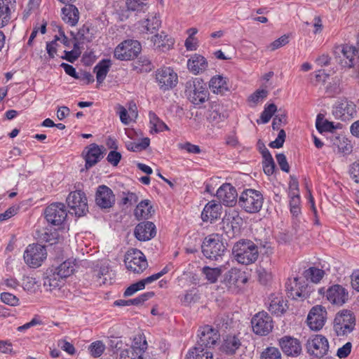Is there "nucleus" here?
Masks as SVG:
<instances>
[{"mask_svg":"<svg viewBox=\"0 0 359 359\" xmlns=\"http://www.w3.org/2000/svg\"><path fill=\"white\" fill-rule=\"evenodd\" d=\"M288 42V36L286 35H283L278 38V39L273 41L271 43H270L268 48H270L271 51H273L280 47L284 46L285 45L287 44Z\"/></svg>","mask_w":359,"mask_h":359,"instance_id":"obj_60","label":"nucleus"},{"mask_svg":"<svg viewBox=\"0 0 359 359\" xmlns=\"http://www.w3.org/2000/svg\"><path fill=\"white\" fill-rule=\"evenodd\" d=\"M326 297L332 304L341 306L347 301L348 293L341 285H334L327 290Z\"/></svg>","mask_w":359,"mask_h":359,"instance_id":"obj_25","label":"nucleus"},{"mask_svg":"<svg viewBox=\"0 0 359 359\" xmlns=\"http://www.w3.org/2000/svg\"><path fill=\"white\" fill-rule=\"evenodd\" d=\"M154 210L148 200L141 201L135 209V215L137 219H143L149 218Z\"/></svg>","mask_w":359,"mask_h":359,"instance_id":"obj_35","label":"nucleus"},{"mask_svg":"<svg viewBox=\"0 0 359 359\" xmlns=\"http://www.w3.org/2000/svg\"><path fill=\"white\" fill-rule=\"evenodd\" d=\"M261 359H281V353L278 348L269 347L262 352Z\"/></svg>","mask_w":359,"mask_h":359,"instance_id":"obj_53","label":"nucleus"},{"mask_svg":"<svg viewBox=\"0 0 359 359\" xmlns=\"http://www.w3.org/2000/svg\"><path fill=\"white\" fill-rule=\"evenodd\" d=\"M332 114L338 119L347 121L356 114V106L352 101L341 99L333 106Z\"/></svg>","mask_w":359,"mask_h":359,"instance_id":"obj_15","label":"nucleus"},{"mask_svg":"<svg viewBox=\"0 0 359 359\" xmlns=\"http://www.w3.org/2000/svg\"><path fill=\"white\" fill-rule=\"evenodd\" d=\"M71 34L74 36V48H79L81 44L85 42H90L93 39V36L90 33V29L86 25L81 27L75 35L73 32H71Z\"/></svg>","mask_w":359,"mask_h":359,"instance_id":"obj_36","label":"nucleus"},{"mask_svg":"<svg viewBox=\"0 0 359 359\" xmlns=\"http://www.w3.org/2000/svg\"><path fill=\"white\" fill-rule=\"evenodd\" d=\"M208 67L207 60L199 54H194L187 61L188 69L195 75L205 72Z\"/></svg>","mask_w":359,"mask_h":359,"instance_id":"obj_30","label":"nucleus"},{"mask_svg":"<svg viewBox=\"0 0 359 359\" xmlns=\"http://www.w3.org/2000/svg\"><path fill=\"white\" fill-rule=\"evenodd\" d=\"M224 224H226L227 228H231L232 230V236L235 231L239 230L241 226L243 224V219L239 216L238 213L233 212L229 214L224 219Z\"/></svg>","mask_w":359,"mask_h":359,"instance_id":"obj_39","label":"nucleus"},{"mask_svg":"<svg viewBox=\"0 0 359 359\" xmlns=\"http://www.w3.org/2000/svg\"><path fill=\"white\" fill-rule=\"evenodd\" d=\"M124 262L126 268L135 273H141L148 267L146 257L140 250L135 248L127 251Z\"/></svg>","mask_w":359,"mask_h":359,"instance_id":"obj_8","label":"nucleus"},{"mask_svg":"<svg viewBox=\"0 0 359 359\" xmlns=\"http://www.w3.org/2000/svg\"><path fill=\"white\" fill-rule=\"evenodd\" d=\"M297 278H294L293 283L294 284V287L292 285V283L286 284V290L287 292V296L289 298L295 300H304L309 297V292L306 291V287L302 286L299 287L297 285Z\"/></svg>","mask_w":359,"mask_h":359,"instance_id":"obj_32","label":"nucleus"},{"mask_svg":"<svg viewBox=\"0 0 359 359\" xmlns=\"http://www.w3.org/2000/svg\"><path fill=\"white\" fill-rule=\"evenodd\" d=\"M327 318V311L324 306L316 305L309 311L306 322L308 326L315 331H318L324 326Z\"/></svg>","mask_w":359,"mask_h":359,"instance_id":"obj_17","label":"nucleus"},{"mask_svg":"<svg viewBox=\"0 0 359 359\" xmlns=\"http://www.w3.org/2000/svg\"><path fill=\"white\" fill-rule=\"evenodd\" d=\"M276 110L277 107L274 104H269L266 106L264 111L261 114L260 120L257 121V123H268Z\"/></svg>","mask_w":359,"mask_h":359,"instance_id":"obj_49","label":"nucleus"},{"mask_svg":"<svg viewBox=\"0 0 359 359\" xmlns=\"http://www.w3.org/2000/svg\"><path fill=\"white\" fill-rule=\"evenodd\" d=\"M149 123L151 125V133H159L163 130H168L167 125L161 121L153 111L149 113Z\"/></svg>","mask_w":359,"mask_h":359,"instance_id":"obj_44","label":"nucleus"},{"mask_svg":"<svg viewBox=\"0 0 359 359\" xmlns=\"http://www.w3.org/2000/svg\"><path fill=\"white\" fill-rule=\"evenodd\" d=\"M184 93L189 102L194 105L203 104L208 100L210 95L205 83L200 78L187 81L185 83Z\"/></svg>","mask_w":359,"mask_h":359,"instance_id":"obj_1","label":"nucleus"},{"mask_svg":"<svg viewBox=\"0 0 359 359\" xmlns=\"http://www.w3.org/2000/svg\"><path fill=\"white\" fill-rule=\"evenodd\" d=\"M113 191L106 185H100L95 193V203L102 209L110 208L115 203Z\"/></svg>","mask_w":359,"mask_h":359,"instance_id":"obj_19","label":"nucleus"},{"mask_svg":"<svg viewBox=\"0 0 359 359\" xmlns=\"http://www.w3.org/2000/svg\"><path fill=\"white\" fill-rule=\"evenodd\" d=\"M246 281L247 278L239 271L231 269L225 273L222 283L229 291L235 292L238 290L240 283H245Z\"/></svg>","mask_w":359,"mask_h":359,"instance_id":"obj_23","label":"nucleus"},{"mask_svg":"<svg viewBox=\"0 0 359 359\" xmlns=\"http://www.w3.org/2000/svg\"><path fill=\"white\" fill-rule=\"evenodd\" d=\"M62 20L71 26H74L77 24L79 19V12L78 8L72 4L66 5L62 8Z\"/></svg>","mask_w":359,"mask_h":359,"instance_id":"obj_33","label":"nucleus"},{"mask_svg":"<svg viewBox=\"0 0 359 359\" xmlns=\"http://www.w3.org/2000/svg\"><path fill=\"white\" fill-rule=\"evenodd\" d=\"M81 55V51L79 48H74L70 51H65V56L62 57L63 59L67 60L70 62H74L76 60L79 58Z\"/></svg>","mask_w":359,"mask_h":359,"instance_id":"obj_62","label":"nucleus"},{"mask_svg":"<svg viewBox=\"0 0 359 359\" xmlns=\"http://www.w3.org/2000/svg\"><path fill=\"white\" fill-rule=\"evenodd\" d=\"M276 157L280 169L285 172H289L290 166L285 155L283 154H278Z\"/></svg>","mask_w":359,"mask_h":359,"instance_id":"obj_64","label":"nucleus"},{"mask_svg":"<svg viewBox=\"0 0 359 359\" xmlns=\"http://www.w3.org/2000/svg\"><path fill=\"white\" fill-rule=\"evenodd\" d=\"M156 80L159 88L163 90H169L178 83L177 73L170 67H163L156 71Z\"/></svg>","mask_w":359,"mask_h":359,"instance_id":"obj_12","label":"nucleus"},{"mask_svg":"<svg viewBox=\"0 0 359 359\" xmlns=\"http://www.w3.org/2000/svg\"><path fill=\"white\" fill-rule=\"evenodd\" d=\"M111 65V63L109 60H102L94 67V72L96 74L98 84H101L104 81Z\"/></svg>","mask_w":359,"mask_h":359,"instance_id":"obj_37","label":"nucleus"},{"mask_svg":"<svg viewBox=\"0 0 359 359\" xmlns=\"http://www.w3.org/2000/svg\"><path fill=\"white\" fill-rule=\"evenodd\" d=\"M185 359H213V354L208 348L196 344L188 351Z\"/></svg>","mask_w":359,"mask_h":359,"instance_id":"obj_34","label":"nucleus"},{"mask_svg":"<svg viewBox=\"0 0 359 359\" xmlns=\"http://www.w3.org/2000/svg\"><path fill=\"white\" fill-rule=\"evenodd\" d=\"M105 345L101 341H96L89 346L90 353L95 358L100 357L103 353Z\"/></svg>","mask_w":359,"mask_h":359,"instance_id":"obj_51","label":"nucleus"},{"mask_svg":"<svg viewBox=\"0 0 359 359\" xmlns=\"http://www.w3.org/2000/svg\"><path fill=\"white\" fill-rule=\"evenodd\" d=\"M66 201L69 208L70 214L81 217L88 212L86 195L81 190L71 191L67 196Z\"/></svg>","mask_w":359,"mask_h":359,"instance_id":"obj_7","label":"nucleus"},{"mask_svg":"<svg viewBox=\"0 0 359 359\" xmlns=\"http://www.w3.org/2000/svg\"><path fill=\"white\" fill-rule=\"evenodd\" d=\"M202 273L205 276V279L210 284L215 283L217 281L218 278L222 273V267L211 268L208 266H205L201 269Z\"/></svg>","mask_w":359,"mask_h":359,"instance_id":"obj_43","label":"nucleus"},{"mask_svg":"<svg viewBox=\"0 0 359 359\" xmlns=\"http://www.w3.org/2000/svg\"><path fill=\"white\" fill-rule=\"evenodd\" d=\"M62 283L63 278L55 271L46 276L43 279V286L49 290L60 287Z\"/></svg>","mask_w":359,"mask_h":359,"instance_id":"obj_38","label":"nucleus"},{"mask_svg":"<svg viewBox=\"0 0 359 359\" xmlns=\"http://www.w3.org/2000/svg\"><path fill=\"white\" fill-rule=\"evenodd\" d=\"M141 50L142 46L138 41L127 39L116 47L114 56L121 61L131 60L137 57Z\"/></svg>","mask_w":359,"mask_h":359,"instance_id":"obj_6","label":"nucleus"},{"mask_svg":"<svg viewBox=\"0 0 359 359\" xmlns=\"http://www.w3.org/2000/svg\"><path fill=\"white\" fill-rule=\"evenodd\" d=\"M1 300L4 303L12 306H15L19 304V299L9 292H2L1 294Z\"/></svg>","mask_w":359,"mask_h":359,"instance_id":"obj_54","label":"nucleus"},{"mask_svg":"<svg viewBox=\"0 0 359 359\" xmlns=\"http://www.w3.org/2000/svg\"><path fill=\"white\" fill-rule=\"evenodd\" d=\"M265 304L268 310L276 316L283 315L288 309L287 301L284 300L283 294L279 292L271 294Z\"/></svg>","mask_w":359,"mask_h":359,"instance_id":"obj_20","label":"nucleus"},{"mask_svg":"<svg viewBox=\"0 0 359 359\" xmlns=\"http://www.w3.org/2000/svg\"><path fill=\"white\" fill-rule=\"evenodd\" d=\"M75 270V264L73 262L67 260L60 264L55 271L63 279L71 276Z\"/></svg>","mask_w":359,"mask_h":359,"instance_id":"obj_45","label":"nucleus"},{"mask_svg":"<svg viewBox=\"0 0 359 359\" xmlns=\"http://www.w3.org/2000/svg\"><path fill=\"white\" fill-rule=\"evenodd\" d=\"M117 109L118 113L120 116V120L122 122V123L125 125L129 124L133 117H131L128 110L120 104L118 105Z\"/></svg>","mask_w":359,"mask_h":359,"instance_id":"obj_57","label":"nucleus"},{"mask_svg":"<svg viewBox=\"0 0 359 359\" xmlns=\"http://www.w3.org/2000/svg\"><path fill=\"white\" fill-rule=\"evenodd\" d=\"M45 216L48 222L58 226L65 220L67 213L65 205L62 203H54L45 210Z\"/></svg>","mask_w":359,"mask_h":359,"instance_id":"obj_16","label":"nucleus"},{"mask_svg":"<svg viewBox=\"0 0 359 359\" xmlns=\"http://www.w3.org/2000/svg\"><path fill=\"white\" fill-rule=\"evenodd\" d=\"M119 354V359H142V355L147 348V343L144 337H139L134 339L132 346L126 345V348H121Z\"/></svg>","mask_w":359,"mask_h":359,"instance_id":"obj_11","label":"nucleus"},{"mask_svg":"<svg viewBox=\"0 0 359 359\" xmlns=\"http://www.w3.org/2000/svg\"><path fill=\"white\" fill-rule=\"evenodd\" d=\"M217 197L226 206H233L236 202L237 192L230 184H224L217 191Z\"/></svg>","mask_w":359,"mask_h":359,"instance_id":"obj_24","label":"nucleus"},{"mask_svg":"<svg viewBox=\"0 0 359 359\" xmlns=\"http://www.w3.org/2000/svg\"><path fill=\"white\" fill-rule=\"evenodd\" d=\"M316 126L320 133L323 132H332L335 129L333 123L327 120L323 121L321 114H318L317 116Z\"/></svg>","mask_w":359,"mask_h":359,"instance_id":"obj_50","label":"nucleus"},{"mask_svg":"<svg viewBox=\"0 0 359 359\" xmlns=\"http://www.w3.org/2000/svg\"><path fill=\"white\" fill-rule=\"evenodd\" d=\"M161 21L160 16L156 13H150L148 17L142 22L143 27L147 32L153 33L161 27Z\"/></svg>","mask_w":359,"mask_h":359,"instance_id":"obj_40","label":"nucleus"},{"mask_svg":"<svg viewBox=\"0 0 359 359\" xmlns=\"http://www.w3.org/2000/svg\"><path fill=\"white\" fill-rule=\"evenodd\" d=\"M207 120L212 124H217L226 119V115L222 111V105L217 102H212L206 115Z\"/></svg>","mask_w":359,"mask_h":359,"instance_id":"obj_31","label":"nucleus"},{"mask_svg":"<svg viewBox=\"0 0 359 359\" xmlns=\"http://www.w3.org/2000/svg\"><path fill=\"white\" fill-rule=\"evenodd\" d=\"M154 293L153 292H147L143 293L141 295L138 296L137 297H135L132 299H129L130 306V305H135V306L141 305L144 302L147 301L148 299H149L150 298L154 297Z\"/></svg>","mask_w":359,"mask_h":359,"instance_id":"obj_56","label":"nucleus"},{"mask_svg":"<svg viewBox=\"0 0 359 359\" xmlns=\"http://www.w3.org/2000/svg\"><path fill=\"white\" fill-rule=\"evenodd\" d=\"M222 211V207L219 203L214 201L208 202L203 208L201 213V219L203 222L212 223L218 219Z\"/></svg>","mask_w":359,"mask_h":359,"instance_id":"obj_28","label":"nucleus"},{"mask_svg":"<svg viewBox=\"0 0 359 359\" xmlns=\"http://www.w3.org/2000/svg\"><path fill=\"white\" fill-rule=\"evenodd\" d=\"M268 95L266 90H257L249 97V102L256 105L259 102L266 98Z\"/></svg>","mask_w":359,"mask_h":359,"instance_id":"obj_55","label":"nucleus"},{"mask_svg":"<svg viewBox=\"0 0 359 359\" xmlns=\"http://www.w3.org/2000/svg\"><path fill=\"white\" fill-rule=\"evenodd\" d=\"M279 346L287 356L297 357L302 352V345L299 339L290 336H284L279 340Z\"/></svg>","mask_w":359,"mask_h":359,"instance_id":"obj_21","label":"nucleus"},{"mask_svg":"<svg viewBox=\"0 0 359 359\" xmlns=\"http://www.w3.org/2000/svg\"><path fill=\"white\" fill-rule=\"evenodd\" d=\"M290 212L294 215L297 216L300 213V197L298 193H294L293 195L290 196Z\"/></svg>","mask_w":359,"mask_h":359,"instance_id":"obj_52","label":"nucleus"},{"mask_svg":"<svg viewBox=\"0 0 359 359\" xmlns=\"http://www.w3.org/2000/svg\"><path fill=\"white\" fill-rule=\"evenodd\" d=\"M358 50L353 46L343 44L334 49L337 62L343 67L351 68L354 66Z\"/></svg>","mask_w":359,"mask_h":359,"instance_id":"obj_10","label":"nucleus"},{"mask_svg":"<svg viewBox=\"0 0 359 359\" xmlns=\"http://www.w3.org/2000/svg\"><path fill=\"white\" fill-rule=\"evenodd\" d=\"M342 91L340 79L334 77L332 82H330L326 87V93L330 97H334Z\"/></svg>","mask_w":359,"mask_h":359,"instance_id":"obj_48","label":"nucleus"},{"mask_svg":"<svg viewBox=\"0 0 359 359\" xmlns=\"http://www.w3.org/2000/svg\"><path fill=\"white\" fill-rule=\"evenodd\" d=\"M262 154L264 158L263 161V170L265 174L267 175H271L276 168L275 163L273 158L270 154L269 151L264 147L263 150L262 151Z\"/></svg>","mask_w":359,"mask_h":359,"instance_id":"obj_41","label":"nucleus"},{"mask_svg":"<svg viewBox=\"0 0 359 359\" xmlns=\"http://www.w3.org/2000/svg\"><path fill=\"white\" fill-rule=\"evenodd\" d=\"M198 336L199 339L196 344L205 348H210L216 344L219 339L220 334L217 330L210 325H205L198 330Z\"/></svg>","mask_w":359,"mask_h":359,"instance_id":"obj_18","label":"nucleus"},{"mask_svg":"<svg viewBox=\"0 0 359 359\" xmlns=\"http://www.w3.org/2000/svg\"><path fill=\"white\" fill-rule=\"evenodd\" d=\"M325 271L322 269L310 267L304 271V276L306 279H310L311 282L318 283L323 278Z\"/></svg>","mask_w":359,"mask_h":359,"instance_id":"obj_46","label":"nucleus"},{"mask_svg":"<svg viewBox=\"0 0 359 359\" xmlns=\"http://www.w3.org/2000/svg\"><path fill=\"white\" fill-rule=\"evenodd\" d=\"M178 147L180 149L186 150L188 153L190 154H200L201 150L198 145L193 144L189 142L185 143H181L178 144Z\"/></svg>","mask_w":359,"mask_h":359,"instance_id":"obj_59","label":"nucleus"},{"mask_svg":"<svg viewBox=\"0 0 359 359\" xmlns=\"http://www.w3.org/2000/svg\"><path fill=\"white\" fill-rule=\"evenodd\" d=\"M233 254L238 263L248 265L257 259L259 252L252 241L241 240L233 245Z\"/></svg>","mask_w":359,"mask_h":359,"instance_id":"obj_2","label":"nucleus"},{"mask_svg":"<svg viewBox=\"0 0 359 359\" xmlns=\"http://www.w3.org/2000/svg\"><path fill=\"white\" fill-rule=\"evenodd\" d=\"M203 255L209 259L218 260L226 251V247L219 234H211L205 238L201 245Z\"/></svg>","mask_w":359,"mask_h":359,"instance_id":"obj_3","label":"nucleus"},{"mask_svg":"<svg viewBox=\"0 0 359 359\" xmlns=\"http://www.w3.org/2000/svg\"><path fill=\"white\" fill-rule=\"evenodd\" d=\"M104 150V147H100L95 143L86 147L83 152L86 161V168L88 169L97 164L103 158Z\"/></svg>","mask_w":359,"mask_h":359,"instance_id":"obj_22","label":"nucleus"},{"mask_svg":"<svg viewBox=\"0 0 359 359\" xmlns=\"http://www.w3.org/2000/svg\"><path fill=\"white\" fill-rule=\"evenodd\" d=\"M355 318L354 314L348 310L339 312L334 320V330L337 336H346L355 328Z\"/></svg>","mask_w":359,"mask_h":359,"instance_id":"obj_5","label":"nucleus"},{"mask_svg":"<svg viewBox=\"0 0 359 359\" xmlns=\"http://www.w3.org/2000/svg\"><path fill=\"white\" fill-rule=\"evenodd\" d=\"M253 332L258 335H267L273 329V320L265 311L255 314L251 320Z\"/></svg>","mask_w":359,"mask_h":359,"instance_id":"obj_13","label":"nucleus"},{"mask_svg":"<svg viewBox=\"0 0 359 359\" xmlns=\"http://www.w3.org/2000/svg\"><path fill=\"white\" fill-rule=\"evenodd\" d=\"M47 256L44 246L39 244L29 245L24 252L25 263L32 268H37L41 265Z\"/></svg>","mask_w":359,"mask_h":359,"instance_id":"obj_9","label":"nucleus"},{"mask_svg":"<svg viewBox=\"0 0 359 359\" xmlns=\"http://www.w3.org/2000/svg\"><path fill=\"white\" fill-rule=\"evenodd\" d=\"M349 173L351 179L359 184V161L353 163L349 169Z\"/></svg>","mask_w":359,"mask_h":359,"instance_id":"obj_63","label":"nucleus"},{"mask_svg":"<svg viewBox=\"0 0 359 359\" xmlns=\"http://www.w3.org/2000/svg\"><path fill=\"white\" fill-rule=\"evenodd\" d=\"M286 134L284 130L281 129L278 135V137L274 141H272L269 144V147L271 148H280L283 147L285 142Z\"/></svg>","mask_w":359,"mask_h":359,"instance_id":"obj_61","label":"nucleus"},{"mask_svg":"<svg viewBox=\"0 0 359 359\" xmlns=\"http://www.w3.org/2000/svg\"><path fill=\"white\" fill-rule=\"evenodd\" d=\"M262 194L257 190L248 189L242 192L238 199L239 205L247 212H258L263 205Z\"/></svg>","mask_w":359,"mask_h":359,"instance_id":"obj_4","label":"nucleus"},{"mask_svg":"<svg viewBox=\"0 0 359 359\" xmlns=\"http://www.w3.org/2000/svg\"><path fill=\"white\" fill-rule=\"evenodd\" d=\"M334 144L337 147L338 152L348 154L352 151V146L350 141L345 137H338L334 142Z\"/></svg>","mask_w":359,"mask_h":359,"instance_id":"obj_47","label":"nucleus"},{"mask_svg":"<svg viewBox=\"0 0 359 359\" xmlns=\"http://www.w3.org/2000/svg\"><path fill=\"white\" fill-rule=\"evenodd\" d=\"M242 346L241 339L236 334H228L223 338L220 350L228 355L237 353Z\"/></svg>","mask_w":359,"mask_h":359,"instance_id":"obj_27","label":"nucleus"},{"mask_svg":"<svg viewBox=\"0 0 359 359\" xmlns=\"http://www.w3.org/2000/svg\"><path fill=\"white\" fill-rule=\"evenodd\" d=\"M209 88L214 94L222 95L229 91V79L221 74L215 75L210 79Z\"/></svg>","mask_w":359,"mask_h":359,"instance_id":"obj_29","label":"nucleus"},{"mask_svg":"<svg viewBox=\"0 0 359 359\" xmlns=\"http://www.w3.org/2000/svg\"><path fill=\"white\" fill-rule=\"evenodd\" d=\"M152 41L154 45L162 51L170 50L174 45V40L171 38H168L167 35H154L152 37Z\"/></svg>","mask_w":359,"mask_h":359,"instance_id":"obj_42","label":"nucleus"},{"mask_svg":"<svg viewBox=\"0 0 359 359\" xmlns=\"http://www.w3.org/2000/svg\"><path fill=\"white\" fill-rule=\"evenodd\" d=\"M144 283L140 280L135 283L130 285L124 292L125 297H129L134 294L139 290H142L144 288Z\"/></svg>","mask_w":359,"mask_h":359,"instance_id":"obj_58","label":"nucleus"},{"mask_svg":"<svg viewBox=\"0 0 359 359\" xmlns=\"http://www.w3.org/2000/svg\"><path fill=\"white\" fill-rule=\"evenodd\" d=\"M306 349L310 355L316 358H322L328 351V341L323 335H314L307 340Z\"/></svg>","mask_w":359,"mask_h":359,"instance_id":"obj_14","label":"nucleus"},{"mask_svg":"<svg viewBox=\"0 0 359 359\" xmlns=\"http://www.w3.org/2000/svg\"><path fill=\"white\" fill-rule=\"evenodd\" d=\"M156 227L151 222L138 224L134 231L135 238L140 241H146L156 236Z\"/></svg>","mask_w":359,"mask_h":359,"instance_id":"obj_26","label":"nucleus"}]
</instances>
